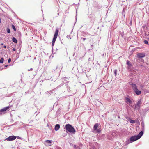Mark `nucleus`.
Returning a JSON list of instances; mask_svg holds the SVG:
<instances>
[{
    "label": "nucleus",
    "mask_w": 149,
    "mask_h": 149,
    "mask_svg": "<svg viewBox=\"0 0 149 149\" xmlns=\"http://www.w3.org/2000/svg\"><path fill=\"white\" fill-rule=\"evenodd\" d=\"M142 102L141 99H139L136 104L140 106V105L141 104Z\"/></svg>",
    "instance_id": "nucleus-15"
},
{
    "label": "nucleus",
    "mask_w": 149,
    "mask_h": 149,
    "mask_svg": "<svg viewBox=\"0 0 149 149\" xmlns=\"http://www.w3.org/2000/svg\"><path fill=\"white\" fill-rule=\"evenodd\" d=\"M60 128V126L59 124H57L56 125L54 129L55 131H58Z\"/></svg>",
    "instance_id": "nucleus-12"
},
{
    "label": "nucleus",
    "mask_w": 149,
    "mask_h": 149,
    "mask_svg": "<svg viewBox=\"0 0 149 149\" xmlns=\"http://www.w3.org/2000/svg\"><path fill=\"white\" fill-rule=\"evenodd\" d=\"M144 43L146 44H148V41L146 40H145L144 41Z\"/></svg>",
    "instance_id": "nucleus-23"
},
{
    "label": "nucleus",
    "mask_w": 149,
    "mask_h": 149,
    "mask_svg": "<svg viewBox=\"0 0 149 149\" xmlns=\"http://www.w3.org/2000/svg\"><path fill=\"white\" fill-rule=\"evenodd\" d=\"M117 70L116 69H115L114 71V74L115 76H116L117 75Z\"/></svg>",
    "instance_id": "nucleus-22"
},
{
    "label": "nucleus",
    "mask_w": 149,
    "mask_h": 149,
    "mask_svg": "<svg viewBox=\"0 0 149 149\" xmlns=\"http://www.w3.org/2000/svg\"><path fill=\"white\" fill-rule=\"evenodd\" d=\"M70 39H71V38L70 37Z\"/></svg>",
    "instance_id": "nucleus-38"
},
{
    "label": "nucleus",
    "mask_w": 149,
    "mask_h": 149,
    "mask_svg": "<svg viewBox=\"0 0 149 149\" xmlns=\"http://www.w3.org/2000/svg\"><path fill=\"white\" fill-rule=\"evenodd\" d=\"M143 134V132L141 131L137 135L134 136H132L130 138L131 142H134L139 139L142 136Z\"/></svg>",
    "instance_id": "nucleus-1"
},
{
    "label": "nucleus",
    "mask_w": 149,
    "mask_h": 149,
    "mask_svg": "<svg viewBox=\"0 0 149 149\" xmlns=\"http://www.w3.org/2000/svg\"><path fill=\"white\" fill-rule=\"evenodd\" d=\"M8 66V65H5V67H7Z\"/></svg>",
    "instance_id": "nucleus-35"
},
{
    "label": "nucleus",
    "mask_w": 149,
    "mask_h": 149,
    "mask_svg": "<svg viewBox=\"0 0 149 149\" xmlns=\"http://www.w3.org/2000/svg\"><path fill=\"white\" fill-rule=\"evenodd\" d=\"M83 39L84 41V40L86 39V38H83Z\"/></svg>",
    "instance_id": "nucleus-32"
},
{
    "label": "nucleus",
    "mask_w": 149,
    "mask_h": 149,
    "mask_svg": "<svg viewBox=\"0 0 149 149\" xmlns=\"http://www.w3.org/2000/svg\"><path fill=\"white\" fill-rule=\"evenodd\" d=\"M11 61V59L10 58H9L8 60V63H10Z\"/></svg>",
    "instance_id": "nucleus-27"
},
{
    "label": "nucleus",
    "mask_w": 149,
    "mask_h": 149,
    "mask_svg": "<svg viewBox=\"0 0 149 149\" xmlns=\"http://www.w3.org/2000/svg\"><path fill=\"white\" fill-rule=\"evenodd\" d=\"M32 70H33V69H32V68H31L30 69H29V70H28V71H30V70H31V71H32Z\"/></svg>",
    "instance_id": "nucleus-28"
},
{
    "label": "nucleus",
    "mask_w": 149,
    "mask_h": 149,
    "mask_svg": "<svg viewBox=\"0 0 149 149\" xmlns=\"http://www.w3.org/2000/svg\"><path fill=\"white\" fill-rule=\"evenodd\" d=\"M13 50L14 51H15L16 50V49L15 48H13Z\"/></svg>",
    "instance_id": "nucleus-29"
},
{
    "label": "nucleus",
    "mask_w": 149,
    "mask_h": 149,
    "mask_svg": "<svg viewBox=\"0 0 149 149\" xmlns=\"http://www.w3.org/2000/svg\"><path fill=\"white\" fill-rule=\"evenodd\" d=\"M16 138V137L14 136H10L5 139L6 140L8 141H12L14 140Z\"/></svg>",
    "instance_id": "nucleus-6"
},
{
    "label": "nucleus",
    "mask_w": 149,
    "mask_h": 149,
    "mask_svg": "<svg viewBox=\"0 0 149 149\" xmlns=\"http://www.w3.org/2000/svg\"><path fill=\"white\" fill-rule=\"evenodd\" d=\"M127 64L128 65V68L129 69V68L132 66V64L131 62L128 61L127 60Z\"/></svg>",
    "instance_id": "nucleus-13"
},
{
    "label": "nucleus",
    "mask_w": 149,
    "mask_h": 149,
    "mask_svg": "<svg viewBox=\"0 0 149 149\" xmlns=\"http://www.w3.org/2000/svg\"><path fill=\"white\" fill-rule=\"evenodd\" d=\"M134 91L137 95H139L141 93V92L139 90L138 88Z\"/></svg>",
    "instance_id": "nucleus-11"
},
{
    "label": "nucleus",
    "mask_w": 149,
    "mask_h": 149,
    "mask_svg": "<svg viewBox=\"0 0 149 149\" xmlns=\"http://www.w3.org/2000/svg\"><path fill=\"white\" fill-rule=\"evenodd\" d=\"M58 30L57 29H56V31L55 33V34H54V37L53 39L52 42V45L53 46L57 38V36H58Z\"/></svg>",
    "instance_id": "nucleus-3"
},
{
    "label": "nucleus",
    "mask_w": 149,
    "mask_h": 149,
    "mask_svg": "<svg viewBox=\"0 0 149 149\" xmlns=\"http://www.w3.org/2000/svg\"><path fill=\"white\" fill-rule=\"evenodd\" d=\"M140 108V106L139 105L136 104L135 105V110H139Z\"/></svg>",
    "instance_id": "nucleus-16"
},
{
    "label": "nucleus",
    "mask_w": 149,
    "mask_h": 149,
    "mask_svg": "<svg viewBox=\"0 0 149 149\" xmlns=\"http://www.w3.org/2000/svg\"><path fill=\"white\" fill-rule=\"evenodd\" d=\"M3 69V68H0V71H1V70H2V69Z\"/></svg>",
    "instance_id": "nucleus-33"
},
{
    "label": "nucleus",
    "mask_w": 149,
    "mask_h": 149,
    "mask_svg": "<svg viewBox=\"0 0 149 149\" xmlns=\"http://www.w3.org/2000/svg\"><path fill=\"white\" fill-rule=\"evenodd\" d=\"M7 31L8 33H10V30L9 28H8L7 30Z\"/></svg>",
    "instance_id": "nucleus-24"
},
{
    "label": "nucleus",
    "mask_w": 149,
    "mask_h": 149,
    "mask_svg": "<svg viewBox=\"0 0 149 149\" xmlns=\"http://www.w3.org/2000/svg\"><path fill=\"white\" fill-rule=\"evenodd\" d=\"M126 118L128 120H130L131 119L129 117H126Z\"/></svg>",
    "instance_id": "nucleus-26"
},
{
    "label": "nucleus",
    "mask_w": 149,
    "mask_h": 149,
    "mask_svg": "<svg viewBox=\"0 0 149 149\" xmlns=\"http://www.w3.org/2000/svg\"><path fill=\"white\" fill-rule=\"evenodd\" d=\"M74 147L75 149H80V148L78 146L74 145Z\"/></svg>",
    "instance_id": "nucleus-20"
},
{
    "label": "nucleus",
    "mask_w": 149,
    "mask_h": 149,
    "mask_svg": "<svg viewBox=\"0 0 149 149\" xmlns=\"http://www.w3.org/2000/svg\"><path fill=\"white\" fill-rule=\"evenodd\" d=\"M141 126H142V131H143H143H144V129H145V126H144V123L143 122H141Z\"/></svg>",
    "instance_id": "nucleus-14"
},
{
    "label": "nucleus",
    "mask_w": 149,
    "mask_h": 149,
    "mask_svg": "<svg viewBox=\"0 0 149 149\" xmlns=\"http://www.w3.org/2000/svg\"><path fill=\"white\" fill-rule=\"evenodd\" d=\"M10 108L9 106H7L6 107H4L0 110V115L4 114L5 113L4 112L6 110Z\"/></svg>",
    "instance_id": "nucleus-5"
},
{
    "label": "nucleus",
    "mask_w": 149,
    "mask_h": 149,
    "mask_svg": "<svg viewBox=\"0 0 149 149\" xmlns=\"http://www.w3.org/2000/svg\"><path fill=\"white\" fill-rule=\"evenodd\" d=\"M132 86V88L134 91L136 89H137V87L136 84L132 83L131 84Z\"/></svg>",
    "instance_id": "nucleus-10"
},
{
    "label": "nucleus",
    "mask_w": 149,
    "mask_h": 149,
    "mask_svg": "<svg viewBox=\"0 0 149 149\" xmlns=\"http://www.w3.org/2000/svg\"><path fill=\"white\" fill-rule=\"evenodd\" d=\"M89 34L88 33H84V34L83 35V36L84 37H85L86 36V35H88Z\"/></svg>",
    "instance_id": "nucleus-21"
},
{
    "label": "nucleus",
    "mask_w": 149,
    "mask_h": 149,
    "mask_svg": "<svg viewBox=\"0 0 149 149\" xmlns=\"http://www.w3.org/2000/svg\"><path fill=\"white\" fill-rule=\"evenodd\" d=\"M56 149H61V148L59 147H57Z\"/></svg>",
    "instance_id": "nucleus-31"
},
{
    "label": "nucleus",
    "mask_w": 149,
    "mask_h": 149,
    "mask_svg": "<svg viewBox=\"0 0 149 149\" xmlns=\"http://www.w3.org/2000/svg\"><path fill=\"white\" fill-rule=\"evenodd\" d=\"M126 102L128 104H130L132 103V102L130 99L128 97H126L125 98Z\"/></svg>",
    "instance_id": "nucleus-8"
},
{
    "label": "nucleus",
    "mask_w": 149,
    "mask_h": 149,
    "mask_svg": "<svg viewBox=\"0 0 149 149\" xmlns=\"http://www.w3.org/2000/svg\"><path fill=\"white\" fill-rule=\"evenodd\" d=\"M26 94V92H25V94Z\"/></svg>",
    "instance_id": "nucleus-36"
},
{
    "label": "nucleus",
    "mask_w": 149,
    "mask_h": 149,
    "mask_svg": "<svg viewBox=\"0 0 149 149\" xmlns=\"http://www.w3.org/2000/svg\"><path fill=\"white\" fill-rule=\"evenodd\" d=\"M12 28L13 29L15 30V31H16V29H15V26H14V25H12Z\"/></svg>",
    "instance_id": "nucleus-25"
},
{
    "label": "nucleus",
    "mask_w": 149,
    "mask_h": 149,
    "mask_svg": "<svg viewBox=\"0 0 149 149\" xmlns=\"http://www.w3.org/2000/svg\"><path fill=\"white\" fill-rule=\"evenodd\" d=\"M17 138L18 139H21V137H19V136H17Z\"/></svg>",
    "instance_id": "nucleus-30"
},
{
    "label": "nucleus",
    "mask_w": 149,
    "mask_h": 149,
    "mask_svg": "<svg viewBox=\"0 0 149 149\" xmlns=\"http://www.w3.org/2000/svg\"><path fill=\"white\" fill-rule=\"evenodd\" d=\"M4 58H1L0 60V63H3V62Z\"/></svg>",
    "instance_id": "nucleus-18"
},
{
    "label": "nucleus",
    "mask_w": 149,
    "mask_h": 149,
    "mask_svg": "<svg viewBox=\"0 0 149 149\" xmlns=\"http://www.w3.org/2000/svg\"><path fill=\"white\" fill-rule=\"evenodd\" d=\"M65 129L67 132H69L74 134L76 132L75 129L71 125L69 124L66 125H65Z\"/></svg>",
    "instance_id": "nucleus-2"
},
{
    "label": "nucleus",
    "mask_w": 149,
    "mask_h": 149,
    "mask_svg": "<svg viewBox=\"0 0 149 149\" xmlns=\"http://www.w3.org/2000/svg\"><path fill=\"white\" fill-rule=\"evenodd\" d=\"M52 141V140H47L45 142V144L47 146H50Z\"/></svg>",
    "instance_id": "nucleus-7"
},
{
    "label": "nucleus",
    "mask_w": 149,
    "mask_h": 149,
    "mask_svg": "<svg viewBox=\"0 0 149 149\" xmlns=\"http://www.w3.org/2000/svg\"><path fill=\"white\" fill-rule=\"evenodd\" d=\"M99 124L98 123H96L94 125L93 127V130L94 131L96 132H97L98 133H100L101 131V130L99 128L98 129V125Z\"/></svg>",
    "instance_id": "nucleus-4"
},
{
    "label": "nucleus",
    "mask_w": 149,
    "mask_h": 149,
    "mask_svg": "<svg viewBox=\"0 0 149 149\" xmlns=\"http://www.w3.org/2000/svg\"><path fill=\"white\" fill-rule=\"evenodd\" d=\"M129 121L130 122L132 123H134L135 122V121L134 120H132L131 119H130Z\"/></svg>",
    "instance_id": "nucleus-19"
},
{
    "label": "nucleus",
    "mask_w": 149,
    "mask_h": 149,
    "mask_svg": "<svg viewBox=\"0 0 149 149\" xmlns=\"http://www.w3.org/2000/svg\"><path fill=\"white\" fill-rule=\"evenodd\" d=\"M43 20H44V18H43Z\"/></svg>",
    "instance_id": "nucleus-37"
},
{
    "label": "nucleus",
    "mask_w": 149,
    "mask_h": 149,
    "mask_svg": "<svg viewBox=\"0 0 149 149\" xmlns=\"http://www.w3.org/2000/svg\"><path fill=\"white\" fill-rule=\"evenodd\" d=\"M13 42L15 43H17V40L15 38L13 37L12 39Z\"/></svg>",
    "instance_id": "nucleus-17"
},
{
    "label": "nucleus",
    "mask_w": 149,
    "mask_h": 149,
    "mask_svg": "<svg viewBox=\"0 0 149 149\" xmlns=\"http://www.w3.org/2000/svg\"><path fill=\"white\" fill-rule=\"evenodd\" d=\"M145 56V54L143 53H139L137 54V57L139 58L144 57Z\"/></svg>",
    "instance_id": "nucleus-9"
},
{
    "label": "nucleus",
    "mask_w": 149,
    "mask_h": 149,
    "mask_svg": "<svg viewBox=\"0 0 149 149\" xmlns=\"http://www.w3.org/2000/svg\"><path fill=\"white\" fill-rule=\"evenodd\" d=\"M3 47H4V48H6V46L4 45V46H3Z\"/></svg>",
    "instance_id": "nucleus-34"
}]
</instances>
